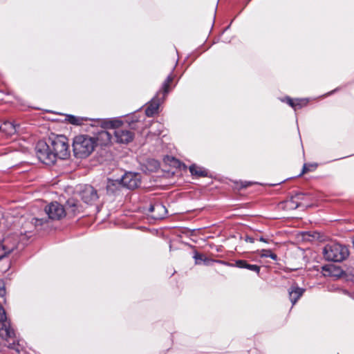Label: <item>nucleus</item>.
Segmentation results:
<instances>
[{"mask_svg":"<svg viewBox=\"0 0 354 354\" xmlns=\"http://www.w3.org/2000/svg\"><path fill=\"white\" fill-rule=\"evenodd\" d=\"M97 123L100 124L102 127L97 135L98 138L105 142H110L111 140L112 133L108 131L107 129L113 130V133H114L118 142L127 144L133 140V133L128 129L121 128L122 122L119 119H109L98 121Z\"/></svg>","mask_w":354,"mask_h":354,"instance_id":"f257e3e1","label":"nucleus"},{"mask_svg":"<svg viewBox=\"0 0 354 354\" xmlns=\"http://www.w3.org/2000/svg\"><path fill=\"white\" fill-rule=\"evenodd\" d=\"M96 145L95 138L87 135H78L73 138V149L77 158L88 157L94 150Z\"/></svg>","mask_w":354,"mask_h":354,"instance_id":"f03ea898","label":"nucleus"},{"mask_svg":"<svg viewBox=\"0 0 354 354\" xmlns=\"http://www.w3.org/2000/svg\"><path fill=\"white\" fill-rule=\"evenodd\" d=\"M0 337L8 342V347L19 350L16 348V337L14 330L8 320L4 308L0 304Z\"/></svg>","mask_w":354,"mask_h":354,"instance_id":"7ed1b4c3","label":"nucleus"},{"mask_svg":"<svg viewBox=\"0 0 354 354\" xmlns=\"http://www.w3.org/2000/svg\"><path fill=\"white\" fill-rule=\"evenodd\" d=\"M140 184V176L136 173L128 172L122 176L120 180H109L106 185L108 192L113 193L114 187L117 189L119 186H123L129 189L137 188Z\"/></svg>","mask_w":354,"mask_h":354,"instance_id":"20e7f679","label":"nucleus"},{"mask_svg":"<svg viewBox=\"0 0 354 354\" xmlns=\"http://www.w3.org/2000/svg\"><path fill=\"white\" fill-rule=\"evenodd\" d=\"M48 142L55 156V160L57 158L66 159L69 156L68 140L65 136L52 135L48 138Z\"/></svg>","mask_w":354,"mask_h":354,"instance_id":"39448f33","label":"nucleus"},{"mask_svg":"<svg viewBox=\"0 0 354 354\" xmlns=\"http://www.w3.org/2000/svg\"><path fill=\"white\" fill-rule=\"evenodd\" d=\"M173 80V77L169 75L164 81L161 89L153 97L145 110V113L148 117H152L158 113L160 103L165 99L166 95L169 91V84Z\"/></svg>","mask_w":354,"mask_h":354,"instance_id":"423d86ee","label":"nucleus"},{"mask_svg":"<svg viewBox=\"0 0 354 354\" xmlns=\"http://www.w3.org/2000/svg\"><path fill=\"white\" fill-rule=\"evenodd\" d=\"M323 254L327 261L342 262L348 257L349 251L346 246L341 244L329 243L324 247Z\"/></svg>","mask_w":354,"mask_h":354,"instance_id":"0eeeda50","label":"nucleus"},{"mask_svg":"<svg viewBox=\"0 0 354 354\" xmlns=\"http://www.w3.org/2000/svg\"><path fill=\"white\" fill-rule=\"evenodd\" d=\"M36 156L40 162L45 165H53L55 162V156L49 142L39 141L35 147Z\"/></svg>","mask_w":354,"mask_h":354,"instance_id":"6e6552de","label":"nucleus"},{"mask_svg":"<svg viewBox=\"0 0 354 354\" xmlns=\"http://www.w3.org/2000/svg\"><path fill=\"white\" fill-rule=\"evenodd\" d=\"M45 212L49 218L59 220L66 215V209L62 205L53 202L45 207Z\"/></svg>","mask_w":354,"mask_h":354,"instance_id":"1a4fd4ad","label":"nucleus"},{"mask_svg":"<svg viewBox=\"0 0 354 354\" xmlns=\"http://www.w3.org/2000/svg\"><path fill=\"white\" fill-rule=\"evenodd\" d=\"M82 200L88 205H93L98 198L97 190L91 185H86L80 193Z\"/></svg>","mask_w":354,"mask_h":354,"instance_id":"9d476101","label":"nucleus"},{"mask_svg":"<svg viewBox=\"0 0 354 354\" xmlns=\"http://www.w3.org/2000/svg\"><path fill=\"white\" fill-rule=\"evenodd\" d=\"M149 211L152 213L151 217L153 219H162L167 213L166 207L160 203L151 205Z\"/></svg>","mask_w":354,"mask_h":354,"instance_id":"9b49d317","label":"nucleus"},{"mask_svg":"<svg viewBox=\"0 0 354 354\" xmlns=\"http://www.w3.org/2000/svg\"><path fill=\"white\" fill-rule=\"evenodd\" d=\"M322 271L324 276H330L335 278H339L344 274V270L339 266L333 264L324 266L322 267Z\"/></svg>","mask_w":354,"mask_h":354,"instance_id":"f8f14e48","label":"nucleus"},{"mask_svg":"<svg viewBox=\"0 0 354 354\" xmlns=\"http://www.w3.org/2000/svg\"><path fill=\"white\" fill-rule=\"evenodd\" d=\"M66 212L68 214L75 215L82 211V207L78 201L74 198H69L66 203Z\"/></svg>","mask_w":354,"mask_h":354,"instance_id":"ddd939ff","label":"nucleus"},{"mask_svg":"<svg viewBox=\"0 0 354 354\" xmlns=\"http://www.w3.org/2000/svg\"><path fill=\"white\" fill-rule=\"evenodd\" d=\"M305 290L298 287L297 284L294 283L288 290L290 300L292 305H295L298 299L302 296Z\"/></svg>","mask_w":354,"mask_h":354,"instance_id":"4468645a","label":"nucleus"},{"mask_svg":"<svg viewBox=\"0 0 354 354\" xmlns=\"http://www.w3.org/2000/svg\"><path fill=\"white\" fill-rule=\"evenodd\" d=\"M228 265L232 267L236 266L239 268H245L257 274H259L260 272V266L257 265L250 264L245 260H237L235 261L234 264L230 263Z\"/></svg>","mask_w":354,"mask_h":354,"instance_id":"2eb2a0df","label":"nucleus"},{"mask_svg":"<svg viewBox=\"0 0 354 354\" xmlns=\"http://www.w3.org/2000/svg\"><path fill=\"white\" fill-rule=\"evenodd\" d=\"M18 128V124L10 121H6L0 125V131L4 132L7 136H12L17 133Z\"/></svg>","mask_w":354,"mask_h":354,"instance_id":"dca6fc26","label":"nucleus"},{"mask_svg":"<svg viewBox=\"0 0 354 354\" xmlns=\"http://www.w3.org/2000/svg\"><path fill=\"white\" fill-rule=\"evenodd\" d=\"M194 259H195L196 264H201L203 263L206 266L211 265L214 260L207 258L204 254H202L198 252H195L194 254Z\"/></svg>","mask_w":354,"mask_h":354,"instance_id":"f3484780","label":"nucleus"},{"mask_svg":"<svg viewBox=\"0 0 354 354\" xmlns=\"http://www.w3.org/2000/svg\"><path fill=\"white\" fill-rule=\"evenodd\" d=\"M303 197V193H297L294 196H292L290 200L287 202L288 207L292 209L297 208L300 205L299 201L301 200Z\"/></svg>","mask_w":354,"mask_h":354,"instance_id":"a211bd4d","label":"nucleus"},{"mask_svg":"<svg viewBox=\"0 0 354 354\" xmlns=\"http://www.w3.org/2000/svg\"><path fill=\"white\" fill-rule=\"evenodd\" d=\"M189 171L192 175L198 177H205L208 174V172L206 169L196 165H192L189 167Z\"/></svg>","mask_w":354,"mask_h":354,"instance_id":"6ab92c4d","label":"nucleus"},{"mask_svg":"<svg viewBox=\"0 0 354 354\" xmlns=\"http://www.w3.org/2000/svg\"><path fill=\"white\" fill-rule=\"evenodd\" d=\"M66 120L71 124L80 126L83 124L84 120H86V118L77 117L73 115H66Z\"/></svg>","mask_w":354,"mask_h":354,"instance_id":"aec40b11","label":"nucleus"},{"mask_svg":"<svg viewBox=\"0 0 354 354\" xmlns=\"http://www.w3.org/2000/svg\"><path fill=\"white\" fill-rule=\"evenodd\" d=\"M6 240L0 243V260L2 259L7 254H10L15 248V246L7 247L6 245Z\"/></svg>","mask_w":354,"mask_h":354,"instance_id":"412c9836","label":"nucleus"},{"mask_svg":"<svg viewBox=\"0 0 354 354\" xmlns=\"http://www.w3.org/2000/svg\"><path fill=\"white\" fill-rule=\"evenodd\" d=\"M259 255L261 257H270L272 259L276 261L277 260V256L276 254L273 253L270 250L263 249L259 251Z\"/></svg>","mask_w":354,"mask_h":354,"instance_id":"4be33fe9","label":"nucleus"},{"mask_svg":"<svg viewBox=\"0 0 354 354\" xmlns=\"http://www.w3.org/2000/svg\"><path fill=\"white\" fill-rule=\"evenodd\" d=\"M308 103V100L306 99H297L295 100L294 109L297 110L301 109L304 106H306Z\"/></svg>","mask_w":354,"mask_h":354,"instance_id":"5701e85b","label":"nucleus"},{"mask_svg":"<svg viewBox=\"0 0 354 354\" xmlns=\"http://www.w3.org/2000/svg\"><path fill=\"white\" fill-rule=\"evenodd\" d=\"M286 102L291 106L294 109V104H295V100H293L292 99H291L290 97H286Z\"/></svg>","mask_w":354,"mask_h":354,"instance_id":"b1692460","label":"nucleus"},{"mask_svg":"<svg viewBox=\"0 0 354 354\" xmlns=\"http://www.w3.org/2000/svg\"><path fill=\"white\" fill-rule=\"evenodd\" d=\"M5 288L3 286V284L0 282V297H2L5 294Z\"/></svg>","mask_w":354,"mask_h":354,"instance_id":"393cba45","label":"nucleus"},{"mask_svg":"<svg viewBox=\"0 0 354 354\" xmlns=\"http://www.w3.org/2000/svg\"><path fill=\"white\" fill-rule=\"evenodd\" d=\"M308 171H309V169L307 167L306 164H304V165L303 167L302 172L300 174V176L304 174V173L307 172Z\"/></svg>","mask_w":354,"mask_h":354,"instance_id":"a878e982","label":"nucleus"},{"mask_svg":"<svg viewBox=\"0 0 354 354\" xmlns=\"http://www.w3.org/2000/svg\"><path fill=\"white\" fill-rule=\"evenodd\" d=\"M245 241L250 243H254V239L250 236H247Z\"/></svg>","mask_w":354,"mask_h":354,"instance_id":"bb28decb","label":"nucleus"},{"mask_svg":"<svg viewBox=\"0 0 354 354\" xmlns=\"http://www.w3.org/2000/svg\"><path fill=\"white\" fill-rule=\"evenodd\" d=\"M152 162L156 169L159 167V163L157 161L153 160Z\"/></svg>","mask_w":354,"mask_h":354,"instance_id":"cd10ccee","label":"nucleus"},{"mask_svg":"<svg viewBox=\"0 0 354 354\" xmlns=\"http://www.w3.org/2000/svg\"><path fill=\"white\" fill-rule=\"evenodd\" d=\"M41 221H42V219L35 218V224L37 225V223L39 222V224L41 225L42 224Z\"/></svg>","mask_w":354,"mask_h":354,"instance_id":"c85d7f7f","label":"nucleus"},{"mask_svg":"<svg viewBox=\"0 0 354 354\" xmlns=\"http://www.w3.org/2000/svg\"><path fill=\"white\" fill-rule=\"evenodd\" d=\"M259 241H262V242H265V243H267L268 241L263 237H260L259 239Z\"/></svg>","mask_w":354,"mask_h":354,"instance_id":"c756f323","label":"nucleus"},{"mask_svg":"<svg viewBox=\"0 0 354 354\" xmlns=\"http://www.w3.org/2000/svg\"><path fill=\"white\" fill-rule=\"evenodd\" d=\"M250 184V183H248L247 185H244L243 187H247L248 185Z\"/></svg>","mask_w":354,"mask_h":354,"instance_id":"7c9ffc66","label":"nucleus"}]
</instances>
